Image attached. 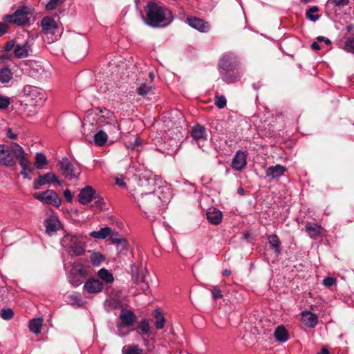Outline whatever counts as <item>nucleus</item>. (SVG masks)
Returning a JSON list of instances; mask_svg holds the SVG:
<instances>
[{
	"mask_svg": "<svg viewBox=\"0 0 354 354\" xmlns=\"http://www.w3.org/2000/svg\"><path fill=\"white\" fill-rule=\"evenodd\" d=\"M90 259L93 266H98L104 261V257L100 252H93L91 255Z\"/></svg>",
	"mask_w": 354,
	"mask_h": 354,
	"instance_id": "42",
	"label": "nucleus"
},
{
	"mask_svg": "<svg viewBox=\"0 0 354 354\" xmlns=\"http://www.w3.org/2000/svg\"><path fill=\"white\" fill-rule=\"evenodd\" d=\"M43 324V319L41 317L35 318L29 322V329L35 334H39Z\"/></svg>",
	"mask_w": 354,
	"mask_h": 354,
	"instance_id": "29",
	"label": "nucleus"
},
{
	"mask_svg": "<svg viewBox=\"0 0 354 354\" xmlns=\"http://www.w3.org/2000/svg\"><path fill=\"white\" fill-rule=\"evenodd\" d=\"M274 336L279 342H285L288 339V333L283 326H279L276 328Z\"/></svg>",
	"mask_w": 354,
	"mask_h": 354,
	"instance_id": "27",
	"label": "nucleus"
},
{
	"mask_svg": "<svg viewBox=\"0 0 354 354\" xmlns=\"http://www.w3.org/2000/svg\"><path fill=\"white\" fill-rule=\"evenodd\" d=\"M344 48L346 51L354 53V37L347 39Z\"/></svg>",
	"mask_w": 354,
	"mask_h": 354,
	"instance_id": "49",
	"label": "nucleus"
},
{
	"mask_svg": "<svg viewBox=\"0 0 354 354\" xmlns=\"http://www.w3.org/2000/svg\"><path fill=\"white\" fill-rule=\"evenodd\" d=\"M123 354H143V350L138 345H129L123 347Z\"/></svg>",
	"mask_w": 354,
	"mask_h": 354,
	"instance_id": "34",
	"label": "nucleus"
},
{
	"mask_svg": "<svg viewBox=\"0 0 354 354\" xmlns=\"http://www.w3.org/2000/svg\"><path fill=\"white\" fill-rule=\"evenodd\" d=\"M246 154L241 150H239L232 158V168L235 171H241L246 166Z\"/></svg>",
	"mask_w": 354,
	"mask_h": 354,
	"instance_id": "16",
	"label": "nucleus"
},
{
	"mask_svg": "<svg viewBox=\"0 0 354 354\" xmlns=\"http://www.w3.org/2000/svg\"><path fill=\"white\" fill-rule=\"evenodd\" d=\"M212 296L214 299H217L222 297L221 290L218 286H213L211 289Z\"/></svg>",
	"mask_w": 354,
	"mask_h": 354,
	"instance_id": "50",
	"label": "nucleus"
},
{
	"mask_svg": "<svg viewBox=\"0 0 354 354\" xmlns=\"http://www.w3.org/2000/svg\"><path fill=\"white\" fill-rule=\"evenodd\" d=\"M191 136L194 140L198 142L207 140V133L205 129L201 125H196L191 130Z\"/></svg>",
	"mask_w": 354,
	"mask_h": 354,
	"instance_id": "22",
	"label": "nucleus"
},
{
	"mask_svg": "<svg viewBox=\"0 0 354 354\" xmlns=\"http://www.w3.org/2000/svg\"><path fill=\"white\" fill-rule=\"evenodd\" d=\"M12 72L8 67L0 69V82L2 84L8 83L12 78Z\"/></svg>",
	"mask_w": 354,
	"mask_h": 354,
	"instance_id": "31",
	"label": "nucleus"
},
{
	"mask_svg": "<svg viewBox=\"0 0 354 354\" xmlns=\"http://www.w3.org/2000/svg\"><path fill=\"white\" fill-rule=\"evenodd\" d=\"M158 186H167L160 179L152 176H140L138 187L135 189L133 193L145 194L146 192H157Z\"/></svg>",
	"mask_w": 354,
	"mask_h": 354,
	"instance_id": "7",
	"label": "nucleus"
},
{
	"mask_svg": "<svg viewBox=\"0 0 354 354\" xmlns=\"http://www.w3.org/2000/svg\"><path fill=\"white\" fill-rule=\"evenodd\" d=\"M95 194V191L92 187L86 186L80 190L78 194V201L82 205L88 204L93 200Z\"/></svg>",
	"mask_w": 354,
	"mask_h": 354,
	"instance_id": "19",
	"label": "nucleus"
},
{
	"mask_svg": "<svg viewBox=\"0 0 354 354\" xmlns=\"http://www.w3.org/2000/svg\"><path fill=\"white\" fill-rule=\"evenodd\" d=\"M14 316V313L10 308L2 309L1 311V317L4 320H10Z\"/></svg>",
	"mask_w": 354,
	"mask_h": 354,
	"instance_id": "46",
	"label": "nucleus"
},
{
	"mask_svg": "<svg viewBox=\"0 0 354 354\" xmlns=\"http://www.w3.org/2000/svg\"><path fill=\"white\" fill-rule=\"evenodd\" d=\"M109 239L113 243L117 245L118 250H124L127 248V241L122 237L118 232L111 229V234L109 235Z\"/></svg>",
	"mask_w": 354,
	"mask_h": 354,
	"instance_id": "26",
	"label": "nucleus"
},
{
	"mask_svg": "<svg viewBox=\"0 0 354 354\" xmlns=\"http://www.w3.org/2000/svg\"><path fill=\"white\" fill-rule=\"evenodd\" d=\"M42 30L46 35H53L57 30V22L48 17H44L41 21Z\"/></svg>",
	"mask_w": 354,
	"mask_h": 354,
	"instance_id": "15",
	"label": "nucleus"
},
{
	"mask_svg": "<svg viewBox=\"0 0 354 354\" xmlns=\"http://www.w3.org/2000/svg\"><path fill=\"white\" fill-rule=\"evenodd\" d=\"M11 103V100L9 97L0 95V109H7Z\"/></svg>",
	"mask_w": 354,
	"mask_h": 354,
	"instance_id": "47",
	"label": "nucleus"
},
{
	"mask_svg": "<svg viewBox=\"0 0 354 354\" xmlns=\"http://www.w3.org/2000/svg\"><path fill=\"white\" fill-rule=\"evenodd\" d=\"M187 24L193 28L202 32H206L209 30V25L203 19L190 17L187 19Z\"/></svg>",
	"mask_w": 354,
	"mask_h": 354,
	"instance_id": "17",
	"label": "nucleus"
},
{
	"mask_svg": "<svg viewBox=\"0 0 354 354\" xmlns=\"http://www.w3.org/2000/svg\"><path fill=\"white\" fill-rule=\"evenodd\" d=\"M61 244L71 257L81 256L84 254L85 245L79 236L66 234L62 239Z\"/></svg>",
	"mask_w": 354,
	"mask_h": 354,
	"instance_id": "4",
	"label": "nucleus"
},
{
	"mask_svg": "<svg viewBox=\"0 0 354 354\" xmlns=\"http://www.w3.org/2000/svg\"><path fill=\"white\" fill-rule=\"evenodd\" d=\"M84 289L88 293L96 294L102 290L103 283L98 279L91 278L86 281Z\"/></svg>",
	"mask_w": 354,
	"mask_h": 354,
	"instance_id": "20",
	"label": "nucleus"
},
{
	"mask_svg": "<svg viewBox=\"0 0 354 354\" xmlns=\"http://www.w3.org/2000/svg\"><path fill=\"white\" fill-rule=\"evenodd\" d=\"M120 318L122 322L117 326L118 334L122 337L128 334L122 332V328L133 326L136 322V315L131 310L122 308L120 314Z\"/></svg>",
	"mask_w": 354,
	"mask_h": 354,
	"instance_id": "11",
	"label": "nucleus"
},
{
	"mask_svg": "<svg viewBox=\"0 0 354 354\" xmlns=\"http://www.w3.org/2000/svg\"><path fill=\"white\" fill-rule=\"evenodd\" d=\"M214 104L218 109H223L227 104L225 97L223 95H216L214 98Z\"/></svg>",
	"mask_w": 354,
	"mask_h": 354,
	"instance_id": "43",
	"label": "nucleus"
},
{
	"mask_svg": "<svg viewBox=\"0 0 354 354\" xmlns=\"http://www.w3.org/2000/svg\"><path fill=\"white\" fill-rule=\"evenodd\" d=\"M64 196L68 202L71 203L72 201L73 194L69 189H65L64 191Z\"/></svg>",
	"mask_w": 354,
	"mask_h": 354,
	"instance_id": "56",
	"label": "nucleus"
},
{
	"mask_svg": "<svg viewBox=\"0 0 354 354\" xmlns=\"http://www.w3.org/2000/svg\"><path fill=\"white\" fill-rule=\"evenodd\" d=\"M108 139L106 133L102 130L99 131L94 135V142L98 147H102L105 145Z\"/></svg>",
	"mask_w": 354,
	"mask_h": 354,
	"instance_id": "30",
	"label": "nucleus"
},
{
	"mask_svg": "<svg viewBox=\"0 0 354 354\" xmlns=\"http://www.w3.org/2000/svg\"><path fill=\"white\" fill-rule=\"evenodd\" d=\"M23 93L26 100L32 106H41L46 99L45 92L36 86L26 85L24 87Z\"/></svg>",
	"mask_w": 354,
	"mask_h": 354,
	"instance_id": "8",
	"label": "nucleus"
},
{
	"mask_svg": "<svg viewBox=\"0 0 354 354\" xmlns=\"http://www.w3.org/2000/svg\"><path fill=\"white\" fill-rule=\"evenodd\" d=\"M46 232L48 234H55L61 227L60 222L57 216H50L44 221Z\"/></svg>",
	"mask_w": 354,
	"mask_h": 354,
	"instance_id": "18",
	"label": "nucleus"
},
{
	"mask_svg": "<svg viewBox=\"0 0 354 354\" xmlns=\"http://www.w3.org/2000/svg\"><path fill=\"white\" fill-rule=\"evenodd\" d=\"M111 234V227H105L101 228L99 231H93L89 235L91 237L96 239H104Z\"/></svg>",
	"mask_w": 354,
	"mask_h": 354,
	"instance_id": "28",
	"label": "nucleus"
},
{
	"mask_svg": "<svg viewBox=\"0 0 354 354\" xmlns=\"http://www.w3.org/2000/svg\"><path fill=\"white\" fill-rule=\"evenodd\" d=\"M110 305L113 308H118L120 307V304L119 301H110Z\"/></svg>",
	"mask_w": 354,
	"mask_h": 354,
	"instance_id": "61",
	"label": "nucleus"
},
{
	"mask_svg": "<svg viewBox=\"0 0 354 354\" xmlns=\"http://www.w3.org/2000/svg\"><path fill=\"white\" fill-rule=\"evenodd\" d=\"M6 136H8V138H9L10 139H12V140H15L17 138V133H14L12 130V129L10 128H8L7 129V132H6Z\"/></svg>",
	"mask_w": 354,
	"mask_h": 354,
	"instance_id": "55",
	"label": "nucleus"
},
{
	"mask_svg": "<svg viewBox=\"0 0 354 354\" xmlns=\"http://www.w3.org/2000/svg\"><path fill=\"white\" fill-rule=\"evenodd\" d=\"M335 279L333 277H326L324 280H323V284L326 286V287H330L332 286L333 285H334L335 283Z\"/></svg>",
	"mask_w": 354,
	"mask_h": 354,
	"instance_id": "51",
	"label": "nucleus"
},
{
	"mask_svg": "<svg viewBox=\"0 0 354 354\" xmlns=\"http://www.w3.org/2000/svg\"><path fill=\"white\" fill-rule=\"evenodd\" d=\"M207 218L210 223L218 225L222 221V212L218 209L212 207L207 212Z\"/></svg>",
	"mask_w": 354,
	"mask_h": 354,
	"instance_id": "24",
	"label": "nucleus"
},
{
	"mask_svg": "<svg viewBox=\"0 0 354 354\" xmlns=\"http://www.w3.org/2000/svg\"><path fill=\"white\" fill-rule=\"evenodd\" d=\"M151 93H152L151 87L147 84H143L138 88V93L141 96H147Z\"/></svg>",
	"mask_w": 354,
	"mask_h": 354,
	"instance_id": "44",
	"label": "nucleus"
},
{
	"mask_svg": "<svg viewBox=\"0 0 354 354\" xmlns=\"http://www.w3.org/2000/svg\"><path fill=\"white\" fill-rule=\"evenodd\" d=\"M270 245L275 249L277 252H280V241L276 234L269 235L268 237Z\"/></svg>",
	"mask_w": 354,
	"mask_h": 354,
	"instance_id": "41",
	"label": "nucleus"
},
{
	"mask_svg": "<svg viewBox=\"0 0 354 354\" xmlns=\"http://www.w3.org/2000/svg\"><path fill=\"white\" fill-rule=\"evenodd\" d=\"M286 168L281 165L269 167L266 170V175L270 178H277L283 175Z\"/></svg>",
	"mask_w": 354,
	"mask_h": 354,
	"instance_id": "25",
	"label": "nucleus"
},
{
	"mask_svg": "<svg viewBox=\"0 0 354 354\" xmlns=\"http://www.w3.org/2000/svg\"><path fill=\"white\" fill-rule=\"evenodd\" d=\"M59 169L65 178L73 180H77L81 174L80 169L75 167L68 158L64 157L58 162Z\"/></svg>",
	"mask_w": 354,
	"mask_h": 354,
	"instance_id": "9",
	"label": "nucleus"
},
{
	"mask_svg": "<svg viewBox=\"0 0 354 354\" xmlns=\"http://www.w3.org/2000/svg\"><path fill=\"white\" fill-rule=\"evenodd\" d=\"M306 230L311 237L321 234V227L317 224L308 223L306 226Z\"/></svg>",
	"mask_w": 354,
	"mask_h": 354,
	"instance_id": "33",
	"label": "nucleus"
},
{
	"mask_svg": "<svg viewBox=\"0 0 354 354\" xmlns=\"http://www.w3.org/2000/svg\"><path fill=\"white\" fill-rule=\"evenodd\" d=\"M222 80L227 83H234L240 78V74L234 72L235 65L230 62V57L224 56L219 62Z\"/></svg>",
	"mask_w": 354,
	"mask_h": 354,
	"instance_id": "6",
	"label": "nucleus"
},
{
	"mask_svg": "<svg viewBox=\"0 0 354 354\" xmlns=\"http://www.w3.org/2000/svg\"><path fill=\"white\" fill-rule=\"evenodd\" d=\"M30 50V46L28 42L17 44L14 48V54L19 59L25 58L28 56Z\"/></svg>",
	"mask_w": 354,
	"mask_h": 354,
	"instance_id": "23",
	"label": "nucleus"
},
{
	"mask_svg": "<svg viewBox=\"0 0 354 354\" xmlns=\"http://www.w3.org/2000/svg\"><path fill=\"white\" fill-rule=\"evenodd\" d=\"M15 155H17V160H18L21 167V174L24 178L30 179L29 173L32 171L33 168L30 165L28 154L24 149L21 150L19 149L15 151Z\"/></svg>",
	"mask_w": 354,
	"mask_h": 354,
	"instance_id": "10",
	"label": "nucleus"
},
{
	"mask_svg": "<svg viewBox=\"0 0 354 354\" xmlns=\"http://www.w3.org/2000/svg\"><path fill=\"white\" fill-rule=\"evenodd\" d=\"M64 0H50L46 4V8L48 10H53L55 9L58 6L63 3Z\"/></svg>",
	"mask_w": 354,
	"mask_h": 354,
	"instance_id": "48",
	"label": "nucleus"
},
{
	"mask_svg": "<svg viewBox=\"0 0 354 354\" xmlns=\"http://www.w3.org/2000/svg\"><path fill=\"white\" fill-rule=\"evenodd\" d=\"M150 328H151L147 320L144 319L139 323L138 329L141 330V333L149 334Z\"/></svg>",
	"mask_w": 354,
	"mask_h": 354,
	"instance_id": "45",
	"label": "nucleus"
},
{
	"mask_svg": "<svg viewBox=\"0 0 354 354\" xmlns=\"http://www.w3.org/2000/svg\"><path fill=\"white\" fill-rule=\"evenodd\" d=\"M311 48L315 50H318L320 49V46L317 42H313L311 44Z\"/></svg>",
	"mask_w": 354,
	"mask_h": 354,
	"instance_id": "62",
	"label": "nucleus"
},
{
	"mask_svg": "<svg viewBox=\"0 0 354 354\" xmlns=\"http://www.w3.org/2000/svg\"><path fill=\"white\" fill-rule=\"evenodd\" d=\"M47 164L46 156L41 153H37L35 155V166L36 168L41 169Z\"/></svg>",
	"mask_w": 354,
	"mask_h": 354,
	"instance_id": "37",
	"label": "nucleus"
},
{
	"mask_svg": "<svg viewBox=\"0 0 354 354\" xmlns=\"http://www.w3.org/2000/svg\"><path fill=\"white\" fill-rule=\"evenodd\" d=\"M145 11V23L152 27H158L159 24L163 21L168 24L173 20L171 12L161 3L149 2Z\"/></svg>",
	"mask_w": 354,
	"mask_h": 354,
	"instance_id": "2",
	"label": "nucleus"
},
{
	"mask_svg": "<svg viewBox=\"0 0 354 354\" xmlns=\"http://www.w3.org/2000/svg\"><path fill=\"white\" fill-rule=\"evenodd\" d=\"M97 122L100 125L106 126L107 131L113 138H118L121 134L120 127L115 114L106 109H100L97 114Z\"/></svg>",
	"mask_w": 354,
	"mask_h": 354,
	"instance_id": "3",
	"label": "nucleus"
},
{
	"mask_svg": "<svg viewBox=\"0 0 354 354\" xmlns=\"http://www.w3.org/2000/svg\"><path fill=\"white\" fill-rule=\"evenodd\" d=\"M115 183L118 185H120V186H122L124 185V180L123 179H121V178H116L115 180Z\"/></svg>",
	"mask_w": 354,
	"mask_h": 354,
	"instance_id": "63",
	"label": "nucleus"
},
{
	"mask_svg": "<svg viewBox=\"0 0 354 354\" xmlns=\"http://www.w3.org/2000/svg\"><path fill=\"white\" fill-rule=\"evenodd\" d=\"M98 276L106 283H112L114 281L113 274L105 268H102L98 271Z\"/></svg>",
	"mask_w": 354,
	"mask_h": 354,
	"instance_id": "32",
	"label": "nucleus"
},
{
	"mask_svg": "<svg viewBox=\"0 0 354 354\" xmlns=\"http://www.w3.org/2000/svg\"><path fill=\"white\" fill-rule=\"evenodd\" d=\"M24 150L23 147L17 142H11L9 145H0V165L8 167L16 166L15 160L17 149Z\"/></svg>",
	"mask_w": 354,
	"mask_h": 354,
	"instance_id": "5",
	"label": "nucleus"
},
{
	"mask_svg": "<svg viewBox=\"0 0 354 354\" xmlns=\"http://www.w3.org/2000/svg\"><path fill=\"white\" fill-rule=\"evenodd\" d=\"M7 31V26L3 23H0V37L4 35Z\"/></svg>",
	"mask_w": 354,
	"mask_h": 354,
	"instance_id": "59",
	"label": "nucleus"
},
{
	"mask_svg": "<svg viewBox=\"0 0 354 354\" xmlns=\"http://www.w3.org/2000/svg\"><path fill=\"white\" fill-rule=\"evenodd\" d=\"M335 6H344L348 3V0H329Z\"/></svg>",
	"mask_w": 354,
	"mask_h": 354,
	"instance_id": "52",
	"label": "nucleus"
},
{
	"mask_svg": "<svg viewBox=\"0 0 354 354\" xmlns=\"http://www.w3.org/2000/svg\"><path fill=\"white\" fill-rule=\"evenodd\" d=\"M317 354H329L328 351L326 348H323L319 353Z\"/></svg>",
	"mask_w": 354,
	"mask_h": 354,
	"instance_id": "64",
	"label": "nucleus"
},
{
	"mask_svg": "<svg viewBox=\"0 0 354 354\" xmlns=\"http://www.w3.org/2000/svg\"><path fill=\"white\" fill-rule=\"evenodd\" d=\"M132 196L140 208L145 213H148L160 206L162 203H167L170 196V191L168 186H158L155 193H133Z\"/></svg>",
	"mask_w": 354,
	"mask_h": 354,
	"instance_id": "1",
	"label": "nucleus"
},
{
	"mask_svg": "<svg viewBox=\"0 0 354 354\" xmlns=\"http://www.w3.org/2000/svg\"><path fill=\"white\" fill-rule=\"evenodd\" d=\"M15 42L14 41L11 40V41H9L8 42H7L6 46H5V50L6 51H10L11 50L12 48H15Z\"/></svg>",
	"mask_w": 354,
	"mask_h": 354,
	"instance_id": "58",
	"label": "nucleus"
},
{
	"mask_svg": "<svg viewBox=\"0 0 354 354\" xmlns=\"http://www.w3.org/2000/svg\"><path fill=\"white\" fill-rule=\"evenodd\" d=\"M70 272L85 277L86 275V270L82 263H74Z\"/></svg>",
	"mask_w": 354,
	"mask_h": 354,
	"instance_id": "35",
	"label": "nucleus"
},
{
	"mask_svg": "<svg viewBox=\"0 0 354 354\" xmlns=\"http://www.w3.org/2000/svg\"><path fill=\"white\" fill-rule=\"evenodd\" d=\"M139 286L142 292L147 293V291L149 288L148 283H146L144 280H142V281L139 283Z\"/></svg>",
	"mask_w": 354,
	"mask_h": 354,
	"instance_id": "57",
	"label": "nucleus"
},
{
	"mask_svg": "<svg viewBox=\"0 0 354 354\" xmlns=\"http://www.w3.org/2000/svg\"><path fill=\"white\" fill-rule=\"evenodd\" d=\"M28 12L26 8L17 10L12 15H5L3 18L6 22H12L17 25L21 26L28 22Z\"/></svg>",
	"mask_w": 354,
	"mask_h": 354,
	"instance_id": "13",
	"label": "nucleus"
},
{
	"mask_svg": "<svg viewBox=\"0 0 354 354\" xmlns=\"http://www.w3.org/2000/svg\"><path fill=\"white\" fill-rule=\"evenodd\" d=\"M301 315L302 322L306 327L313 328L317 324L318 317L315 313L304 310L301 312Z\"/></svg>",
	"mask_w": 354,
	"mask_h": 354,
	"instance_id": "21",
	"label": "nucleus"
},
{
	"mask_svg": "<svg viewBox=\"0 0 354 354\" xmlns=\"http://www.w3.org/2000/svg\"><path fill=\"white\" fill-rule=\"evenodd\" d=\"M317 39L319 41H324L325 44H327V45H329L331 43V41H330V40L329 39L325 38L324 37H322V36L317 37Z\"/></svg>",
	"mask_w": 354,
	"mask_h": 354,
	"instance_id": "60",
	"label": "nucleus"
},
{
	"mask_svg": "<svg viewBox=\"0 0 354 354\" xmlns=\"http://www.w3.org/2000/svg\"><path fill=\"white\" fill-rule=\"evenodd\" d=\"M33 197L46 204H50L58 207L61 204V200L56 192L52 189L38 192L33 194Z\"/></svg>",
	"mask_w": 354,
	"mask_h": 354,
	"instance_id": "12",
	"label": "nucleus"
},
{
	"mask_svg": "<svg viewBox=\"0 0 354 354\" xmlns=\"http://www.w3.org/2000/svg\"><path fill=\"white\" fill-rule=\"evenodd\" d=\"M319 8L317 6H313L310 8L306 12V17L307 19L312 21H316L320 17V15L317 14Z\"/></svg>",
	"mask_w": 354,
	"mask_h": 354,
	"instance_id": "36",
	"label": "nucleus"
},
{
	"mask_svg": "<svg viewBox=\"0 0 354 354\" xmlns=\"http://www.w3.org/2000/svg\"><path fill=\"white\" fill-rule=\"evenodd\" d=\"M104 204V201L101 198H98L94 203L91 205L92 208L102 209V205Z\"/></svg>",
	"mask_w": 354,
	"mask_h": 354,
	"instance_id": "53",
	"label": "nucleus"
},
{
	"mask_svg": "<svg viewBox=\"0 0 354 354\" xmlns=\"http://www.w3.org/2000/svg\"><path fill=\"white\" fill-rule=\"evenodd\" d=\"M155 318H156V328L157 329L162 328L165 324V319L164 318L162 314L160 312L159 310H156L155 311Z\"/></svg>",
	"mask_w": 354,
	"mask_h": 354,
	"instance_id": "40",
	"label": "nucleus"
},
{
	"mask_svg": "<svg viewBox=\"0 0 354 354\" xmlns=\"http://www.w3.org/2000/svg\"><path fill=\"white\" fill-rule=\"evenodd\" d=\"M126 145H127V147L128 148L133 149L136 148V146L140 145L139 139H138V138L135 137L134 138V141L133 142H127Z\"/></svg>",
	"mask_w": 354,
	"mask_h": 354,
	"instance_id": "54",
	"label": "nucleus"
},
{
	"mask_svg": "<svg viewBox=\"0 0 354 354\" xmlns=\"http://www.w3.org/2000/svg\"><path fill=\"white\" fill-rule=\"evenodd\" d=\"M83 278L84 277H82L80 275L73 274L72 272H69V274H68V281L74 287H77L80 284H82Z\"/></svg>",
	"mask_w": 354,
	"mask_h": 354,
	"instance_id": "39",
	"label": "nucleus"
},
{
	"mask_svg": "<svg viewBox=\"0 0 354 354\" xmlns=\"http://www.w3.org/2000/svg\"><path fill=\"white\" fill-rule=\"evenodd\" d=\"M167 133L174 141L179 140L182 137L180 129L178 126L169 129Z\"/></svg>",
	"mask_w": 354,
	"mask_h": 354,
	"instance_id": "38",
	"label": "nucleus"
},
{
	"mask_svg": "<svg viewBox=\"0 0 354 354\" xmlns=\"http://www.w3.org/2000/svg\"><path fill=\"white\" fill-rule=\"evenodd\" d=\"M53 183L62 185V181L59 180L54 173L48 172L44 175H39L38 178L33 183V187L35 189H39L42 185Z\"/></svg>",
	"mask_w": 354,
	"mask_h": 354,
	"instance_id": "14",
	"label": "nucleus"
}]
</instances>
